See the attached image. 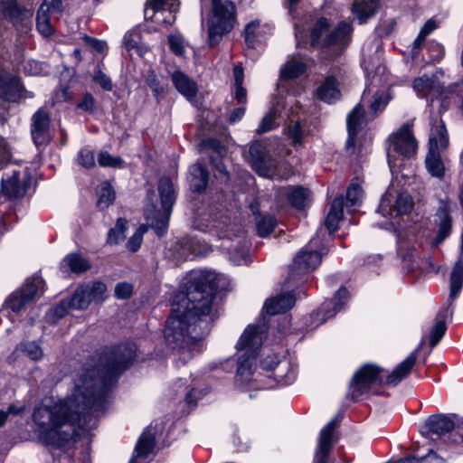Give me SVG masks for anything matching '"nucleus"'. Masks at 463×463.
I'll return each instance as SVG.
<instances>
[{"label": "nucleus", "mask_w": 463, "mask_h": 463, "mask_svg": "<svg viewBox=\"0 0 463 463\" xmlns=\"http://www.w3.org/2000/svg\"><path fill=\"white\" fill-rule=\"evenodd\" d=\"M207 392L206 390H197L196 388H192L184 397V402L191 408H194L197 404V401L203 398L205 393Z\"/></svg>", "instance_id": "052dcab7"}, {"label": "nucleus", "mask_w": 463, "mask_h": 463, "mask_svg": "<svg viewBox=\"0 0 463 463\" xmlns=\"http://www.w3.org/2000/svg\"><path fill=\"white\" fill-rule=\"evenodd\" d=\"M279 359L275 354H269L264 357L260 362V367L267 373L271 372L273 373L274 368L277 365Z\"/></svg>", "instance_id": "69168bd1"}, {"label": "nucleus", "mask_w": 463, "mask_h": 463, "mask_svg": "<svg viewBox=\"0 0 463 463\" xmlns=\"http://www.w3.org/2000/svg\"><path fill=\"white\" fill-rule=\"evenodd\" d=\"M431 128L429 138V151L425 158L428 173L439 180L445 175V164L440 156V151L449 145V137L445 124L441 119L431 118Z\"/></svg>", "instance_id": "2eb2a0df"}, {"label": "nucleus", "mask_w": 463, "mask_h": 463, "mask_svg": "<svg viewBox=\"0 0 463 463\" xmlns=\"http://www.w3.org/2000/svg\"><path fill=\"white\" fill-rule=\"evenodd\" d=\"M413 208L412 197L406 192L399 193L392 203L391 193L388 190L382 197L379 213L391 222L381 225L382 228L392 231L397 240V253L402 259V269L406 272H411L419 268V261L416 258V250L411 244V238L409 235L414 233L416 228L411 224H406L409 214Z\"/></svg>", "instance_id": "7ed1b4c3"}, {"label": "nucleus", "mask_w": 463, "mask_h": 463, "mask_svg": "<svg viewBox=\"0 0 463 463\" xmlns=\"http://www.w3.org/2000/svg\"><path fill=\"white\" fill-rule=\"evenodd\" d=\"M63 1L64 0H43V3H46L48 12L52 14H61L63 11Z\"/></svg>", "instance_id": "338daca9"}, {"label": "nucleus", "mask_w": 463, "mask_h": 463, "mask_svg": "<svg viewBox=\"0 0 463 463\" xmlns=\"http://www.w3.org/2000/svg\"><path fill=\"white\" fill-rule=\"evenodd\" d=\"M20 349L32 360L37 361L43 357V350L35 341H28L20 345Z\"/></svg>", "instance_id": "3c124183"}, {"label": "nucleus", "mask_w": 463, "mask_h": 463, "mask_svg": "<svg viewBox=\"0 0 463 463\" xmlns=\"http://www.w3.org/2000/svg\"><path fill=\"white\" fill-rule=\"evenodd\" d=\"M439 230L438 234L435 238L436 244L443 241L451 232L452 227V218L450 215V204L447 200H440L439 203V208L436 213V220H435Z\"/></svg>", "instance_id": "7c9ffc66"}, {"label": "nucleus", "mask_w": 463, "mask_h": 463, "mask_svg": "<svg viewBox=\"0 0 463 463\" xmlns=\"http://www.w3.org/2000/svg\"><path fill=\"white\" fill-rule=\"evenodd\" d=\"M281 194L286 196L292 207L298 210L305 209L311 202L310 191L302 186H288Z\"/></svg>", "instance_id": "72a5a7b5"}, {"label": "nucleus", "mask_w": 463, "mask_h": 463, "mask_svg": "<svg viewBox=\"0 0 463 463\" xmlns=\"http://www.w3.org/2000/svg\"><path fill=\"white\" fill-rule=\"evenodd\" d=\"M92 80L94 82L98 83L104 90L109 91L113 88L110 78L99 68L94 70Z\"/></svg>", "instance_id": "5fc2aeb1"}, {"label": "nucleus", "mask_w": 463, "mask_h": 463, "mask_svg": "<svg viewBox=\"0 0 463 463\" xmlns=\"http://www.w3.org/2000/svg\"><path fill=\"white\" fill-rule=\"evenodd\" d=\"M137 357L134 342L105 347L84 363L71 396L52 406L34 409L35 431L39 440L51 449L54 463H91L88 450L78 459L64 450L71 440L74 425L106 410L112 387Z\"/></svg>", "instance_id": "f257e3e1"}, {"label": "nucleus", "mask_w": 463, "mask_h": 463, "mask_svg": "<svg viewBox=\"0 0 463 463\" xmlns=\"http://www.w3.org/2000/svg\"><path fill=\"white\" fill-rule=\"evenodd\" d=\"M12 64L14 70L23 71L26 75L38 76L46 73L43 63L35 60L24 61L21 55Z\"/></svg>", "instance_id": "c03bdc74"}, {"label": "nucleus", "mask_w": 463, "mask_h": 463, "mask_svg": "<svg viewBox=\"0 0 463 463\" xmlns=\"http://www.w3.org/2000/svg\"><path fill=\"white\" fill-rule=\"evenodd\" d=\"M250 211L255 216L257 233L260 237L269 236L277 225V221L274 216L270 214L261 215L259 213V203L253 201L250 204Z\"/></svg>", "instance_id": "c9c22d12"}, {"label": "nucleus", "mask_w": 463, "mask_h": 463, "mask_svg": "<svg viewBox=\"0 0 463 463\" xmlns=\"http://www.w3.org/2000/svg\"><path fill=\"white\" fill-rule=\"evenodd\" d=\"M217 278L214 271L207 269L188 274L185 292L175 297L165 323V338L168 345L176 347L186 338L201 340L209 334L218 317V312L212 307L218 288Z\"/></svg>", "instance_id": "f03ea898"}, {"label": "nucleus", "mask_w": 463, "mask_h": 463, "mask_svg": "<svg viewBox=\"0 0 463 463\" xmlns=\"http://www.w3.org/2000/svg\"><path fill=\"white\" fill-rule=\"evenodd\" d=\"M337 427V420H331L320 431L314 463H327L328 455L334 444V432Z\"/></svg>", "instance_id": "393cba45"}, {"label": "nucleus", "mask_w": 463, "mask_h": 463, "mask_svg": "<svg viewBox=\"0 0 463 463\" xmlns=\"http://www.w3.org/2000/svg\"><path fill=\"white\" fill-rule=\"evenodd\" d=\"M344 215V197L337 196L332 202L330 210L326 217L325 225L329 234L333 233L338 229L339 222L343 219Z\"/></svg>", "instance_id": "a19ab883"}, {"label": "nucleus", "mask_w": 463, "mask_h": 463, "mask_svg": "<svg viewBox=\"0 0 463 463\" xmlns=\"http://www.w3.org/2000/svg\"><path fill=\"white\" fill-rule=\"evenodd\" d=\"M179 9L178 0H147L144 11L145 19L159 26H168L175 23Z\"/></svg>", "instance_id": "aec40b11"}, {"label": "nucleus", "mask_w": 463, "mask_h": 463, "mask_svg": "<svg viewBox=\"0 0 463 463\" xmlns=\"http://www.w3.org/2000/svg\"><path fill=\"white\" fill-rule=\"evenodd\" d=\"M138 35L137 33H126L124 36V44L126 48L129 51L132 49H137L138 53L143 55L142 50L138 47Z\"/></svg>", "instance_id": "0e129e2a"}, {"label": "nucleus", "mask_w": 463, "mask_h": 463, "mask_svg": "<svg viewBox=\"0 0 463 463\" xmlns=\"http://www.w3.org/2000/svg\"><path fill=\"white\" fill-rule=\"evenodd\" d=\"M363 198V189L359 184L352 182L346 191V206L354 208L361 205Z\"/></svg>", "instance_id": "49530a36"}, {"label": "nucleus", "mask_w": 463, "mask_h": 463, "mask_svg": "<svg viewBox=\"0 0 463 463\" xmlns=\"http://www.w3.org/2000/svg\"><path fill=\"white\" fill-rule=\"evenodd\" d=\"M202 149H208L217 153L218 156H222L225 152V148L221 142L216 138H208L201 143Z\"/></svg>", "instance_id": "680f3d73"}, {"label": "nucleus", "mask_w": 463, "mask_h": 463, "mask_svg": "<svg viewBox=\"0 0 463 463\" xmlns=\"http://www.w3.org/2000/svg\"><path fill=\"white\" fill-rule=\"evenodd\" d=\"M265 318L257 324L249 325L236 345V358H228L219 364H213L211 368H221L232 372L236 365L235 385L241 391H247L253 384L254 365L256 357L266 337L268 326Z\"/></svg>", "instance_id": "39448f33"}, {"label": "nucleus", "mask_w": 463, "mask_h": 463, "mask_svg": "<svg viewBox=\"0 0 463 463\" xmlns=\"http://www.w3.org/2000/svg\"><path fill=\"white\" fill-rule=\"evenodd\" d=\"M98 163L102 167L123 168L124 160L119 156H113L107 151H101L98 155Z\"/></svg>", "instance_id": "09e8293b"}, {"label": "nucleus", "mask_w": 463, "mask_h": 463, "mask_svg": "<svg viewBox=\"0 0 463 463\" xmlns=\"http://www.w3.org/2000/svg\"><path fill=\"white\" fill-rule=\"evenodd\" d=\"M144 79L151 90L153 96L159 103L164 97L167 88V85L163 82V77L157 74L155 70L148 69L144 74Z\"/></svg>", "instance_id": "79ce46f5"}, {"label": "nucleus", "mask_w": 463, "mask_h": 463, "mask_svg": "<svg viewBox=\"0 0 463 463\" xmlns=\"http://www.w3.org/2000/svg\"><path fill=\"white\" fill-rule=\"evenodd\" d=\"M115 200V192L110 184H104L98 194L97 206L100 210L108 208Z\"/></svg>", "instance_id": "de8ad7c7"}, {"label": "nucleus", "mask_w": 463, "mask_h": 463, "mask_svg": "<svg viewBox=\"0 0 463 463\" xmlns=\"http://www.w3.org/2000/svg\"><path fill=\"white\" fill-rule=\"evenodd\" d=\"M294 288L290 291L280 293L266 299L262 309L263 312L269 316H275L291 309L297 299V292Z\"/></svg>", "instance_id": "cd10ccee"}, {"label": "nucleus", "mask_w": 463, "mask_h": 463, "mask_svg": "<svg viewBox=\"0 0 463 463\" xmlns=\"http://www.w3.org/2000/svg\"><path fill=\"white\" fill-rule=\"evenodd\" d=\"M158 192L163 212L157 210L156 205L149 204L145 208V217L148 225L161 237L167 230L172 208L176 199L175 190L169 177L164 176L159 179Z\"/></svg>", "instance_id": "ddd939ff"}, {"label": "nucleus", "mask_w": 463, "mask_h": 463, "mask_svg": "<svg viewBox=\"0 0 463 463\" xmlns=\"http://www.w3.org/2000/svg\"><path fill=\"white\" fill-rule=\"evenodd\" d=\"M438 27L437 22L434 19L428 20L423 27L420 29L418 36L414 40L413 48H420L426 37L431 33Z\"/></svg>", "instance_id": "603ef678"}, {"label": "nucleus", "mask_w": 463, "mask_h": 463, "mask_svg": "<svg viewBox=\"0 0 463 463\" xmlns=\"http://www.w3.org/2000/svg\"><path fill=\"white\" fill-rule=\"evenodd\" d=\"M300 108L297 104L296 99L293 97H289V100L285 99L284 96L278 94L273 103L271 109L262 118L258 128L256 129L257 134L260 135L265 132L270 131L275 128L279 122L278 119H288V125L287 128L288 136L292 140L293 144H301L304 136L306 135V127L301 122L300 118L296 117L298 110Z\"/></svg>", "instance_id": "6e6552de"}, {"label": "nucleus", "mask_w": 463, "mask_h": 463, "mask_svg": "<svg viewBox=\"0 0 463 463\" xmlns=\"http://www.w3.org/2000/svg\"><path fill=\"white\" fill-rule=\"evenodd\" d=\"M387 161L391 173L397 175L405 158H411L417 151V140L412 133V122L403 124L389 137Z\"/></svg>", "instance_id": "9b49d317"}, {"label": "nucleus", "mask_w": 463, "mask_h": 463, "mask_svg": "<svg viewBox=\"0 0 463 463\" xmlns=\"http://www.w3.org/2000/svg\"><path fill=\"white\" fill-rule=\"evenodd\" d=\"M78 163L86 169H90L95 166V155L92 150L89 148H81L77 156Z\"/></svg>", "instance_id": "864d4df0"}, {"label": "nucleus", "mask_w": 463, "mask_h": 463, "mask_svg": "<svg viewBox=\"0 0 463 463\" xmlns=\"http://www.w3.org/2000/svg\"><path fill=\"white\" fill-rule=\"evenodd\" d=\"M418 458L420 463H445V459L432 449H430L427 455Z\"/></svg>", "instance_id": "774afa93"}, {"label": "nucleus", "mask_w": 463, "mask_h": 463, "mask_svg": "<svg viewBox=\"0 0 463 463\" xmlns=\"http://www.w3.org/2000/svg\"><path fill=\"white\" fill-rule=\"evenodd\" d=\"M194 226L195 229L203 232H215L220 239L227 238L232 240V237L239 239L238 245L227 247L230 251V257L235 265L246 264L248 261L249 244L245 240H241V229L235 223L228 222L227 217L222 216L220 219L211 212L198 209L194 213Z\"/></svg>", "instance_id": "0eeeda50"}, {"label": "nucleus", "mask_w": 463, "mask_h": 463, "mask_svg": "<svg viewBox=\"0 0 463 463\" xmlns=\"http://www.w3.org/2000/svg\"><path fill=\"white\" fill-rule=\"evenodd\" d=\"M316 96L319 100L328 104L338 100L341 97V92L336 79L334 76L326 77L317 87Z\"/></svg>", "instance_id": "f704fd0d"}, {"label": "nucleus", "mask_w": 463, "mask_h": 463, "mask_svg": "<svg viewBox=\"0 0 463 463\" xmlns=\"http://www.w3.org/2000/svg\"><path fill=\"white\" fill-rule=\"evenodd\" d=\"M417 356L418 349L411 352L392 373L373 364L363 365L352 378L349 395L353 400H358L364 395L377 393L378 387L397 385L409 375Z\"/></svg>", "instance_id": "423d86ee"}, {"label": "nucleus", "mask_w": 463, "mask_h": 463, "mask_svg": "<svg viewBox=\"0 0 463 463\" xmlns=\"http://www.w3.org/2000/svg\"><path fill=\"white\" fill-rule=\"evenodd\" d=\"M30 178L20 179V172L13 171L11 175L5 174L1 180V193L9 200L24 197L28 186Z\"/></svg>", "instance_id": "b1692460"}, {"label": "nucleus", "mask_w": 463, "mask_h": 463, "mask_svg": "<svg viewBox=\"0 0 463 463\" xmlns=\"http://www.w3.org/2000/svg\"><path fill=\"white\" fill-rule=\"evenodd\" d=\"M298 364L292 357H284L279 360L271 376L279 386L292 384L297 379Z\"/></svg>", "instance_id": "c85d7f7f"}, {"label": "nucleus", "mask_w": 463, "mask_h": 463, "mask_svg": "<svg viewBox=\"0 0 463 463\" xmlns=\"http://www.w3.org/2000/svg\"><path fill=\"white\" fill-rule=\"evenodd\" d=\"M127 229L128 221L125 218H118L115 227L109 231L107 242L109 244H118L125 239Z\"/></svg>", "instance_id": "a18cd8bd"}, {"label": "nucleus", "mask_w": 463, "mask_h": 463, "mask_svg": "<svg viewBox=\"0 0 463 463\" xmlns=\"http://www.w3.org/2000/svg\"><path fill=\"white\" fill-rule=\"evenodd\" d=\"M43 280L39 276H33L14 291L4 302L3 309L10 310L17 315L25 309L33 301L35 297L42 290Z\"/></svg>", "instance_id": "a211bd4d"}, {"label": "nucleus", "mask_w": 463, "mask_h": 463, "mask_svg": "<svg viewBox=\"0 0 463 463\" xmlns=\"http://www.w3.org/2000/svg\"><path fill=\"white\" fill-rule=\"evenodd\" d=\"M413 89L420 98L442 99L444 94V87L440 84L437 74H424L418 77L413 81Z\"/></svg>", "instance_id": "bb28decb"}, {"label": "nucleus", "mask_w": 463, "mask_h": 463, "mask_svg": "<svg viewBox=\"0 0 463 463\" xmlns=\"http://www.w3.org/2000/svg\"><path fill=\"white\" fill-rule=\"evenodd\" d=\"M31 133L37 147L45 146L50 141V117L44 108H40L33 115Z\"/></svg>", "instance_id": "5701e85b"}, {"label": "nucleus", "mask_w": 463, "mask_h": 463, "mask_svg": "<svg viewBox=\"0 0 463 463\" xmlns=\"http://www.w3.org/2000/svg\"><path fill=\"white\" fill-rule=\"evenodd\" d=\"M147 232V226L145 224L140 225L135 233L128 239L127 242V249L131 252H136L141 247L143 236Z\"/></svg>", "instance_id": "8fccbe9b"}, {"label": "nucleus", "mask_w": 463, "mask_h": 463, "mask_svg": "<svg viewBox=\"0 0 463 463\" xmlns=\"http://www.w3.org/2000/svg\"><path fill=\"white\" fill-rule=\"evenodd\" d=\"M96 108V101L90 93H85L82 99L78 102L77 109L83 111L93 113Z\"/></svg>", "instance_id": "13d9d810"}, {"label": "nucleus", "mask_w": 463, "mask_h": 463, "mask_svg": "<svg viewBox=\"0 0 463 463\" xmlns=\"http://www.w3.org/2000/svg\"><path fill=\"white\" fill-rule=\"evenodd\" d=\"M307 70V62L303 57L298 55L292 56L284 66L280 69L279 78L277 83L279 94L284 96L289 100V97L295 99L297 92L295 88V80L303 75Z\"/></svg>", "instance_id": "6ab92c4d"}, {"label": "nucleus", "mask_w": 463, "mask_h": 463, "mask_svg": "<svg viewBox=\"0 0 463 463\" xmlns=\"http://www.w3.org/2000/svg\"><path fill=\"white\" fill-rule=\"evenodd\" d=\"M61 269L64 272L80 274L91 269L90 260L77 252L67 254L61 263Z\"/></svg>", "instance_id": "e433bc0d"}, {"label": "nucleus", "mask_w": 463, "mask_h": 463, "mask_svg": "<svg viewBox=\"0 0 463 463\" xmlns=\"http://www.w3.org/2000/svg\"><path fill=\"white\" fill-rule=\"evenodd\" d=\"M24 411V406H16L14 404H11L7 407V409L0 410V428L5 425L10 416H18L22 414Z\"/></svg>", "instance_id": "6e6d98bb"}, {"label": "nucleus", "mask_w": 463, "mask_h": 463, "mask_svg": "<svg viewBox=\"0 0 463 463\" xmlns=\"http://www.w3.org/2000/svg\"><path fill=\"white\" fill-rule=\"evenodd\" d=\"M165 430L163 420L152 422L139 437L134 450V454L128 463H145V460L153 453L158 436Z\"/></svg>", "instance_id": "412c9836"}, {"label": "nucleus", "mask_w": 463, "mask_h": 463, "mask_svg": "<svg viewBox=\"0 0 463 463\" xmlns=\"http://www.w3.org/2000/svg\"><path fill=\"white\" fill-rule=\"evenodd\" d=\"M235 24V5L230 0H212L211 14L207 20L209 45H217L223 35L233 29Z\"/></svg>", "instance_id": "f8f14e48"}, {"label": "nucleus", "mask_w": 463, "mask_h": 463, "mask_svg": "<svg viewBox=\"0 0 463 463\" xmlns=\"http://www.w3.org/2000/svg\"><path fill=\"white\" fill-rule=\"evenodd\" d=\"M170 50L178 56H182L184 52V39L180 35L170 34L168 36Z\"/></svg>", "instance_id": "4d7b16f0"}, {"label": "nucleus", "mask_w": 463, "mask_h": 463, "mask_svg": "<svg viewBox=\"0 0 463 463\" xmlns=\"http://www.w3.org/2000/svg\"><path fill=\"white\" fill-rule=\"evenodd\" d=\"M453 310L452 304H449L446 308L439 312L438 320L430 332V345L431 348H433L445 335L447 330L446 319L452 317Z\"/></svg>", "instance_id": "ea45409f"}, {"label": "nucleus", "mask_w": 463, "mask_h": 463, "mask_svg": "<svg viewBox=\"0 0 463 463\" xmlns=\"http://www.w3.org/2000/svg\"><path fill=\"white\" fill-rule=\"evenodd\" d=\"M329 26V21L326 18L321 17L316 22L311 31V46L323 48L336 46L337 50L342 51L350 42L353 31L351 24L345 21L340 22L330 33L322 39V35L327 32Z\"/></svg>", "instance_id": "dca6fc26"}, {"label": "nucleus", "mask_w": 463, "mask_h": 463, "mask_svg": "<svg viewBox=\"0 0 463 463\" xmlns=\"http://www.w3.org/2000/svg\"><path fill=\"white\" fill-rule=\"evenodd\" d=\"M349 298L348 290L345 288H340L335 294L334 298L326 300L323 304L310 315V323L308 326L315 328L326 320L334 317L341 311L346 304Z\"/></svg>", "instance_id": "4be33fe9"}, {"label": "nucleus", "mask_w": 463, "mask_h": 463, "mask_svg": "<svg viewBox=\"0 0 463 463\" xmlns=\"http://www.w3.org/2000/svg\"><path fill=\"white\" fill-rule=\"evenodd\" d=\"M428 52H430V58L433 61H439L445 54L443 45L435 41L428 43Z\"/></svg>", "instance_id": "bf43d9fd"}, {"label": "nucleus", "mask_w": 463, "mask_h": 463, "mask_svg": "<svg viewBox=\"0 0 463 463\" xmlns=\"http://www.w3.org/2000/svg\"><path fill=\"white\" fill-rule=\"evenodd\" d=\"M33 13L17 0H0V56L8 23L12 24L20 36H27L33 28Z\"/></svg>", "instance_id": "4468645a"}, {"label": "nucleus", "mask_w": 463, "mask_h": 463, "mask_svg": "<svg viewBox=\"0 0 463 463\" xmlns=\"http://www.w3.org/2000/svg\"><path fill=\"white\" fill-rule=\"evenodd\" d=\"M132 291L133 286L128 282H120L115 287V296L119 299L128 298Z\"/></svg>", "instance_id": "e2e57ef3"}, {"label": "nucleus", "mask_w": 463, "mask_h": 463, "mask_svg": "<svg viewBox=\"0 0 463 463\" xmlns=\"http://www.w3.org/2000/svg\"><path fill=\"white\" fill-rule=\"evenodd\" d=\"M107 286L101 281H89L76 288L70 298L62 299L52 310L56 319L62 318L71 309H86L91 302L100 303L106 298Z\"/></svg>", "instance_id": "9d476101"}, {"label": "nucleus", "mask_w": 463, "mask_h": 463, "mask_svg": "<svg viewBox=\"0 0 463 463\" xmlns=\"http://www.w3.org/2000/svg\"><path fill=\"white\" fill-rule=\"evenodd\" d=\"M171 80L176 90L188 100L196 96L197 84L183 71H175L171 74Z\"/></svg>", "instance_id": "473e14b6"}, {"label": "nucleus", "mask_w": 463, "mask_h": 463, "mask_svg": "<svg viewBox=\"0 0 463 463\" xmlns=\"http://www.w3.org/2000/svg\"><path fill=\"white\" fill-rule=\"evenodd\" d=\"M209 173L201 162H196L189 169L188 182L193 192L202 194L208 185Z\"/></svg>", "instance_id": "2f4dec72"}, {"label": "nucleus", "mask_w": 463, "mask_h": 463, "mask_svg": "<svg viewBox=\"0 0 463 463\" xmlns=\"http://www.w3.org/2000/svg\"><path fill=\"white\" fill-rule=\"evenodd\" d=\"M253 169L261 176H268L271 170L269 150L260 142H253L249 150Z\"/></svg>", "instance_id": "c756f323"}, {"label": "nucleus", "mask_w": 463, "mask_h": 463, "mask_svg": "<svg viewBox=\"0 0 463 463\" xmlns=\"http://www.w3.org/2000/svg\"><path fill=\"white\" fill-rule=\"evenodd\" d=\"M421 433L427 439H434V436H437V439L449 444H463V432L455 430V423L449 415L430 416L425 420Z\"/></svg>", "instance_id": "f3484780"}, {"label": "nucleus", "mask_w": 463, "mask_h": 463, "mask_svg": "<svg viewBox=\"0 0 463 463\" xmlns=\"http://www.w3.org/2000/svg\"><path fill=\"white\" fill-rule=\"evenodd\" d=\"M326 252V246L317 234L294 258L285 282L286 288L298 287L307 282L310 273L318 267L322 256Z\"/></svg>", "instance_id": "1a4fd4ad"}, {"label": "nucleus", "mask_w": 463, "mask_h": 463, "mask_svg": "<svg viewBox=\"0 0 463 463\" xmlns=\"http://www.w3.org/2000/svg\"><path fill=\"white\" fill-rule=\"evenodd\" d=\"M52 14L48 12L46 3H42L36 14V29L43 37H50L53 34L54 29L51 23Z\"/></svg>", "instance_id": "37998d69"}, {"label": "nucleus", "mask_w": 463, "mask_h": 463, "mask_svg": "<svg viewBox=\"0 0 463 463\" xmlns=\"http://www.w3.org/2000/svg\"><path fill=\"white\" fill-rule=\"evenodd\" d=\"M270 28L267 24H261L259 21L249 23L244 29V39L246 46L250 49H256L264 40V34Z\"/></svg>", "instance_id": "4c0bfd02"}, {"label": "nucleus", "mask_w": 463, "mask_h": 463, "mask_svg": "<svg viewBox=\"0 0 463 463\" xmlns=\"http://www.w3.org/2000/svg\"><path fill=\"white\" fill-rule=\"evenodd\" d=\"M379 8L378 0H354L352 14L360 24L367 23Z\"/></svg>", "instance_id": "58836bf2"}, {"label": "nucleus", "mask_w": 463, "mask_h": 463, "mask_svg": "<svg viewBox=\"0 0 463 463\" xmlns=\"http://www.w3.org/2000/svg\"><path fill=\"white\" fill-rule=\"evenodd\" d=\"M367 83L362 95L361 101L349 112L346 118L348 137L345 143L347 150L354 148L358 134L366 127L369 120L381 113L392 99L390 90H374L381 83L379 74L384 71V67L378 66L373 71L365 60L362 61Z\"/></svg>", "instance_id": "20e7f679"}, {"label": "nucleus", "mask_w": 463, "mask_h": 463, "mask_svg": "<svg viewBox=\"0 0 463 463\" xmlns=\"http://www.w3.org/2000/svg\"><path fill=\"white\" fill-rule=\"evenodd\" d=\"M24 86L19 77L6 71H0V98L9 102H16L22 99Z\"/></svg>", "instance_id": "a878e982"}]
</instances>
